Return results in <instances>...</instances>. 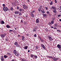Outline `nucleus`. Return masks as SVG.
<instances>
[{
    "instance_id": "f257e3e1",
    "label": "nucleus",
    "mask_w": 61,
    "mask_h": 61,
    "mask_svg": "<svg viewBox=\"0 0 61 61\" xmlns=\"http://www.w3.org/2000/svg\"><path fill=\"white\" fill-rule=\"evenodd\" d=\"M35 10H32V11L30 12V15L32 17H34V14H33L34 13H35Z\"/></svg>"
},
{
    "instance_id": "f03ea898",
    "label": "nucleus",
    "mask_w": 61,
    "mask_h": 61,
    "mask_svg": "<svg viewBox=\"0 0 61 61\" xmlns=\"http://www.w3.org/2000/svg\"><path fill=\"white\" fill-rule=\"evenodd\" d=\"M3 10L5 12H6L8 10V8L6 7H5L3 8Z\"/></svg>"
},
{
    "instance_id": "7ed1b4c3",
    "label": "nucleus",
    "mask_w": 61,
    "mask_h": 61,
    "mask_svg": "<svg viewBox=\"0 0 61 61\" xmlns=\"http://www.w3.org/2000/svg\"><path fill=\"white\" fill-rule=\"evenodd\" d=\"M59 59L58 58H56L53 57L52 58V59L53 60V61H56L58 59Z\"/></svg>"
},
{
    "instance_id": "20e7f679",
    "label": "nucleus",
    "mask_w": 61,
    "mask_h": 61,
    "mask_svg": "<svg viewBox=\"0 0 61 61\" xmlns=\"http://www.w3.org/2000/svg\"><path fill=\"white\" fill-rule=\"evenodd\" d=\"M57 48H58L60 49L61 48V45L59 44H58L57 45Z\"/></svg>"
},
{
    "instance_id": "39448f33",
    "label": "nucleus",
    "mask_w": 61,
    "mask_h": 61,
    "mask_svg": "<svg viewBox=\"0 0 61 61\" xmlns=\"http://www.w3.org/2000/svg\"><path fill=\"white\" fill-rule=\"evenodd\" d=\"M25 37L24 36H23L22 37L21 39L23 41H25Z\"/></svg>"
},
{
    "instance_id": "423d86ee",
    "label": "nucleus",
    "mask_w": 61,
    "mask_h": 61,
    "mask_svg": "<svg viewBox=\"0 0 61 61\" xmlns=\"http://www.w3.org/2000/svg\"><path fill=\"white\" fill-rule=\"evenodd\" d=\"M6 35V34H1V37H2V38H4V37H5V35Z\"/></svg>"
},
{
    "instance_id": "0eeeda50",
    "label": "nucleus",
    "mask_w": 61,
    "mask_h": 61,
    "mask_svg": "<svg viewBox=\"0 0 61 61\" xmlns=\"http://www.w3.org/2000/svg\"><path fill=\"white\" fill-rule=\"evenodd\" d=\"M41 46L42 47V48H43L44 49H45L46 47H45V46H44V44H41Z\"/></svg>"
},
{
    "instance_id": "6e6552de",
    "label": "nucleus",
    "mask_w": 61,
    "mask_h": 61,
    "mask_svg": "<svg viewBox=\"0 0 61 61\" xmlns=\"http://www.w3.org/2000/svg\"><path fill=\"white\" fill-rule=\"evenodd\" d=\"M1 61H4V56H1Z\"/></svg>"
},
{
    "instance_id": "1a4fd4ad",
    "label": "nucleus",
    "mask_w": 61,
    "mask_h": 61,
    "mask_svg": "<svg viewBox=\"0 0 61 61\" xmlns=\"http://www.w3.org/2000/svg\"><path fill=\"white\" fill-rule=\"evenodd\" d=\"M48 38H49V40L50 41H52V40H53V39H52V38H51V37L49 36Z\"/></svg>"
},
{
    "instance_id": "9d476101",
    "label": "nucleus",
    "mask_w": 61,
    "mask_h": 61,
    "mask_svg": "<svg viewBox=\"0 0 61 61\" xmlns=\"http://www.w3.org/2000/svg\"><path fill=\"white\" fill-rule=\"evenodd\" d=\"M54 26L55 27H58V25H57V23L55 24Z\"/></svg>"
},
{
    "instance_id": "9b49d317",
    "label": "nucleus",
    "mask_w": 61,
    "mask_h": 61,
    "mask_svg": "<svg viewBox=\"0 0 61 61\" xmlns=\"http://www.w3.org/2000/svg\"><path fill=\"white\" fill-rule=\"evenodd\" d=\"M39 22V18H37L36 20V23H38Z\"/></svg>"
},
{
    "instance_id": "f8f14e48",
    "label": "nucleus",
    "mask_w": 61,
    "mask_h": 61,
    "mask_svg": "<svg viewBox=\"0 0 61 61\" xmlns=\"http://www.w3.org/2000/svg\"><path fill=\"white\" fill-rule=\"evenodd\" d=\"M53 12L54 13H56V9H55L53 10Z\"/></svg>"
},
{
    "instance_id": "ddd939ff",
    "label": "nucleus",
    "mask_w": 61,
    "mask_h": 61,
    "mask_svg": "<svg viewBox=\"0 0 61 61\" xmlns=\"http://www.w3.org/2000/svg\"><path fill=\"white\" fill-rule=\"evenodd\" d=\"M0 23L1 24H5V22L3 21H0Z\"/></svg>"
},
{
    "instance_id": "4468645a",
    "label": "nucleus",
    "mask_w": 61,
    "mask_h": 61,
    "mask_svg": "<svg viewBox=\"0 0 61 61\" xmlns=\"http://www.w3.org/2000/svg\"><path fill=\"white\" fill-rule=\"evenodd\" d=\"M19 13V12L18 11H16L15 12V14H18Z\"/></svg>"
},
{
    "instance_id": "2eb2a0df",
    "label": "nucleus",
    "mask_w": 61,
    "mask_h": 61,
    "mask_svg": "<svg viewBox=\"0 0 61 61\" xmlns=\"http://www.w3.org/2000/svg\"><path fill=\"white\" fill-rule=\"evenodd\" d=\"M13 53L14 54H16V53H17V52L15 50H14V51H13Z\"/></svg>"
},
{
    "instance_id": "dca6fc26",
    "label": "nucleus",
    "mask_w": 61,
    "mask_h": 61,
    "mask_svg": "<svg viewBox=\"0 0 61 61\" xmlns=\"http://www.w3.org/2000/svg\"><path fill=\"white\" fill-rule=\"evenodd\" d=\"M15 56H19V53H17V52L15 54Z\"/></svg>"
},
{
    "instance_id": "f3484780",
    "label": "nucleus",
    "mask_w": 61,
    "mask_h": 61,
    "mask_svg": "<svg viewBox=\"0 0 61 61\" xmlns=\"http://www.w3.org/2000/svg\"><path fill=\"white\" fill-rule=\"evenodd\" d=\"M42 15H43V17H45L46 16V14H42Z\"/></svg>"
},
{
    "instance_id": "a211bd4d",
    "label": "nucleus",
    "mask_w": 61,
    "mask_h": 61,
    "mask_svg": "<svg viewBox=\"0 0 61 61\" xmlns=\"http://www.w3.org/2000/svg\"><path fill=\"white\" fill-rule=\"evenodd\" d=\"M51 8L53 9H56V7L55 6H52L51 7Z\"/></svg>"
},
{
    "instance_id": "6ab92c4d",
    "label": "nucleus",
    "mask_w": 61,
    "mask_h": 61,
    "mask_svg": "<svg viewBox=\"0 0 61 61\" xmlns=\"http://www.w3.org/2000/svg\"><path fill=\"white\" fill-rule=\"evenodd\" d=\"M6 27L8 28H10V27L9 26V25H6Z\"/></svg>"
},
{
    "instance_id": "aec40b11",
    "label": "nucleus",
    "mask_w": 61,
    "mask_h": 61,
    "mask_svg": "<svg viewBox=\"0 0 61 61\" xmlns=\"http://www.w3.org/2000/svg\"><path fill=\"white\" fill-rule=\"evenodd\" d=\"M41 12L42 14H44V13H45V11L42 10H41Z\"/></svg>"
},
{
    "instance_id": "412c9836",
    "label": "nucleus",
    "mask_w": 61,
    "mask_h": 61,
    "mask_svg": "<svg viewBox=\"0 0 61 61\" xmlns=\"http://www.w3.org/2000/svg\"><path fill=\"white\" fill-rule=\"evenodd\" d=\"M26 6H25V5L24 4L23 5V7L24 8V9H25V7Z\"/></svg>"
},
{
    "instance_id": "4be33fe9",
    "label": "nucleus",
    "mask_w": 61,
    "mask_h": 61,
    "mask_svg": "<svg viewBox=\"0 0 61 61\" xmlns=\"http://www.w3.org/2000/svg\"><path fill=\"white\" fill-rule=\"evenodd\" d=\"M4 57L5 58H7V57H8V56H6V55H5L4 56Z\"/></svg>"
},
{
    "instance_id": "5701e85b",
    "label": "nucleus",
    "mask_w": 61,
    "mask_h": 61,
    "mask_svg": "<svg viewBox=\"0 0 61 61\" xmlns=\"http://www.w3.org/2000/svg\"><path fill=\"white\" fill-rule=\"evenodd\" d=\"M33 31L36 32V28H34L33 29Z\"/></svg>"
},
{
    "instance_id": "b1692460",
    "label": "nucleus",
    "mask_w": 61,
    "mask_h": 61,
    "mask_svg": "<svg viewBox=\"0 0 61 61\" xmlns=\"http://www.w3.org/2000/svg\"><path fill=\"white\" fill-rule=\"evenodd\" d=\"M28 7L26 5V6L24 8V9H28Z\"/></svg>"
},
{
    "instance_id": "393cba45",
    "label": "nucleus",
    "mask_w": 61,
    "mask_h": 61,
    "mask_svg": "<svg viewBox=\"0 0 61 61\" xmlns=\"http://www.w3.org/2000/svg\"><path fill=\"white\" fill-rule=\"evenodd\" d=\"M52 20H55V17H52Z\"/></svg>"
},
{
    "instance_id": "a878e982",
    "label": "nucleus",
    "mask_w": 61,
    "mask_h": 61,
    "mask_svg": "<svg viewBox=\"0 0 61 61\" xmlns=\"http://www.w3.org/2000/svg\"><path fill=\"white\" fill-rule=\"evenodd\" d=\"M7 55L8 56H10V55H11V54L10 53H7Z\"/></svg>"
},
{
    "instance_id": "bb28decb",
    "label": "nucleus",
    "mask_w": 61,
    "mask_h": 61,
    "mask_svg": "<svg viewBox=\"0 0 61 61\" xmlns=\"http://www.w3.org/2000/svg\"><path fill=\"white\" fill-rule=\"evenodd\" d=\"M22 61H26L25 59H21Z\"/></svg>"
},
{
    "instance_id": "cd10ccee",
    "label": "nucleus",
    "mask_w": 61,
    "mask_h": 61,
    "mask_svg": "<svg viewBox=\"0 0 61 61\" xmlns=\"http://www.w3.org/2000/svg\"><path fill=\"white\" fill-rule=\"evenodd\" d=\"M27 47H28V46H26V47H25L24 48H25V49H27Z\"/></svg>"
},
{
    "instance_id": "c85d7f7f",
    "label": "nucleus",
    "mask_w": 61,
    "mask_h": 61,
    "mask_svg": "<svg viewBox=\"0 0 61 61\" xmlns=\"http://www.w3.org/2000/svg\"><path fill=\"white\" fill-rule=\"evenodd\" d=\"M40 40L41 42H44V40H43V39H40Z\"/></svg>"
},
{
    "instance_id": "c756f323",
    "label": "nucleus",
    "mask_w": 61,
    "mask_h": 61,
    "mask_svg": "<svg viewBox=\"0 0 61 61\" xmlns=\"http://www.w3.org/2000/svg\"><path fill=\"white\" fill-rule=\"evenodd\" d=\"M35 48H36V50H37V49L38 48V47L37 46H35Z\"/></svg>"
},
{
    "instance_id": "7c9ffc66",
    "label": "nucleus",
    "mask_w": 61,
    "mask_h": 61,
    "mask_svg": "<svg viewBox=\"0 0 61 61\" xmlns=\"http://www.w3.org/2000/svg\"><path fill=\"white\" fill-rule=\"evenodd\" d=\"M14 44L16 46L18 44V43L17 42H15V43H14Z\"/></svg>"
},
{
    "instance_id": "2f4dec72",
    "label": "nucleus",
    "mask_w": 61,
    "mask_h": 61,
    "mask_svg": "<svg viewBox=\"0 0 61 61\" xmlns=\"http://www.w3.org/2000/svg\"><path fill=\"white\" fill-rule=\"evenodd\" d=\"M46 13L47 14H48V15H49V14H50V12H49V11H47Z\"/></svg>"
},
{
    "instance_id": "473e14b6",
    "label": "nucleus",
    "mask_w": 61,
    "mask_h": 61,
    "mask_svg": "<svg viewBox=\"0 0 61 61\" xmlns=\"http://www.w3.org/2000/svg\"><path fill=\"white\" fill-rule=\"evenodd\" d=\"M51 23L52 24H53V23H54V20H52L51 21Z\"/></svg>"
},
{
    "instance_id": "72a5a7b5",
    "label": "nucleus",
    "mask_w": 61,
    "mask_h": 61,
    "mask_svg": "<svg viewBox=\"0 0 61 61\" xmlns=\"http://www.w3.org/2000/svg\"><path fill=\"white\" fill-rule=\"evenodd\" d=\"M9 31L11 33V32H14V31H13V30H9Z\"/></svg>"
},
{
    "instance_id": "f704fd0d",
    "label": "nucleus",
    "mask_w": 61,
    "mask_h": 61,
    "mask_svg": "<svg viewBox=\"0 0 61 61\" xmlns=\"http://www.w3.org/2000/svg\"><path fill=\"white\" fill-rule=\"evenodd\" d=\"M16 46H17V47H19V46H20V45H19L17 44V45H16Z\"/></svg>"
},
{
    "instance_id": "c9c22d12",
    "label": "nucleus",
    "mask_w": 61,
    "mask_h": 61,
    "mask_svg": "<svg viewBox=\"0 0 61 61\" xmlns=\"http://www.w3.org/2000/svg\"><path fill=\"white\" fill-rule=\"evenodd\" d=\"M10 10L12 11V10H13V7H11Z\"/></svg>"
},
{
    "instance_id": "e433bc0d",
    "label": "nucleus",
    "mask_w": 61,
    "mask_h": 61,
    "mask_svg": "<svg viewBox=\"0 0 61 61\" xmlns=\"http://www.w3.org/2000/svg\"><path fill=\"white\" fill-rule=\"evenodd\" d=\"M34 57L35 58H37V56H36V55H35L34 56Z\"/></svg>"
},
{
    "instance_id": "4c0bfd02",
    "label": "nucleus",
    "mask_w": 61,
    "mask_h": 61,
    "mask_svg": "<svg viewBox=\"0 0 61 61\" xmlns=\"http://www.w3.org/2000/svg\"><path fill=\"white\" fill-rule=\"evenodd\" d=\"M22 11V10L21 9H19V11H20V12H21Z\"/></svg>"
},
{
    "instance_id": "58836bf2",
    "label": "nucleus",
    "mask_w": 61,
    "mask_h": 61,
    "mask_svg": "<svg viewBox=\"0 0 61 61\" xmlns=\"http://www.w3.org/2000/svg\"><path fill=\"white\" fill-rule=\"evenodd\" d=\"M38 10L39 11V12H40V11L41 10V9H40V8H39L38 9Z\"/></svg>"
},
{
    "instance_id": "ea45409f",
    "label": "nucleus",
    "mask_w": 61,
    "mask_h": 61,
    "mask_svg": "<svg viewBox=\"0 0 61 61\" xmlns=\"http://www.w3.org/2000/svg\"><path fill=\"white\" fill-rule=\"evenodd\" d=\"M50 5H53V4L52 3V2H51L50 4Z\"/></svg>"
},
{
    "instance_id": "a19ab883",
    "label": "nucleus",
    "mask_w": 61,
    "mask_h": 61,
    "mask_svg": "<svg viewBox=\"0 0 61 61\" xmlns=\"http://www.w3.org/2000/svg\"><path fill=\"white\" fill-rule=\"evenodd\" d=\"M34 36L35 37H36V34H35L34 35Z\"/></svg>"
},
{
    "instance_id": "79ce46f5",
    "label": "nucleus",
    "mask_w": 61,
    "mask_h": 61,
    "mask_svg": "<svg viewBox=\"0 0 61 61\" xmlns=\"http://www.w3.org/2000/svg\"><path fill=\"white\" fill-rule=\"evenodd\" d=\"M58 17H60L61 16V14H59L57 15Z\"/></svg>"
},
{
    "instance_id": "37998d69",
    "label": "nucleus",
    "mask_w": 61,
    "mask_h": 61,
    "mask_svg": "<svg viewBox=\"0 0 61 61\" xmlns=\"http://www.w3.org/2000/svg\"><path fill=\"white\" fill-rule=\"evenodd\" d=\"M45 9L46 10H47V9H48V7H45Z\"/></svg>"
},
{
    "instance_id": "c03bdc74",
    "label": "nucleus",
    "mask_w": 61,
    "mask_h": 61,
    "mask_svg": "<svg viewBox=\"0 0 61 61\" xmlns=\"http://www.w3.org/2000/svg\"><path fill=\"white\" fill-rule=\"evenodd\" d=\"M30 56L31 57H33L34 56H33V55L31 54L30 55Z\"/></svg>"
},
{
    "instance_id": "a18cd8bd",
    "label": "nucleus",
    "mask_w": 61,
    "mask_h": 61,
    "mask_svg": "<svg viewBox=\"0 0 61 61\" xmlns=\"http://www.w3.org/2000/svg\"><path fill=\"white\" fill-rule=\"evenodd\" d=\"M57 31L58 32H61L60 30H57Z\"/></svg>"
},
{
    "instance_id": "49530a36",
    "label": "nucleus",
    "mask_w": 61,
    "mask_h": 61,
    "mask_svg": "<svg viewBox=\"0 0 61 61\" xmlns=\"http://www.w3.org/2000/svg\"><path fill=\"white\" fill-rule=\"evenodd\" d=\"M50 59L52 58V59H53V57H52V56H50Z\"/></svg>"
},
{
    "instance_id": "de8ad7c7",
    "label": "nucleus",
    "mask_w": 61,
    "mask_h": 61,
    "mask_svg": "<svg viewBox=\"0 0 61 61\" xmlns=\"http://www.w3.org/2000/svg\"><path fill=\"white\" fill-rule=\"evenodd\" d=\"M16 8L17 9H19V7L18 6H17Z\"/></svg>"
},
{
    "instance_id": "09e8293b",
    "label": "nucleus",
    "mask_w": 61,
    "mask_h": 61,
    "mask_svg": "<svg viewBox=\"0 0 61 61\" xmlns=\"http://www.w3.org/2000/svg\"><path fill=\"white\" fill-rule=\"evenodd\" d=\"M24 25H26V23L25 21H24Z\"/></svg>"
},
{
    "instance_id": "8fccbe9b",
    "label": "nucleus",
    "mask_w": 61,
    "mask_h": 61,
    "mask_svg": "<svg viewBox=\"0 0 61 61\" xmlns=\"http://www.w3.org/2000/svg\"><path fill=\"white\" fill-rule=\"evenodd\" d=\"M60 8V9H59V10H61V6H60L59 7V8Z\"/></svg>"
},
{
    "instance_id": "3c124183",
    "label": "nucleus",
    "mask_w": 61,
    "mask_h": 61,
    "mask_svg": "<svg viewBox=\"0 0 61 61\" xmlns=\"http://www.w3.org/2000/svg\"><path fill=\"white\" fill-rule=\"evenodd\" d=\"M2 5L3 7H4V6H5V4H3Z\"/></svg>"
},
{
    "instance_id": "603ef678",
    "label": "nucleus",
    "mask_w": 61,
    "mask_h": 61,
    "mask_svg": "<svg viewBox=\"0 0 61 61\" xmlns=\"http://www.w3.org/2000/svg\"><path fill=\"white\" fill-rule=\"evenodd\" d=\"M23 20H21V23H23Z\"/></svg>"
},
{
    "instance_id": "864d4df0",
    "label": "nucleus",
    "mask_w": 61,
    "mask_h": 61,
    "mask_svg": "<svg viewBox=\"0 0 61 61\" xmlns=\"http://www.w3.org/2000/svg\"><path fill=\"white\" fill-rule=\"evenodd\" d=\"M54 29H57L56 27H55L54 28Z\"/></svg>"
},
{
    "instance_id": "5fc2aeb1",
    "label": "nucleus",
    "mask_w": 61,
    "mask_h": 61,
    "mask_svg": "<svg viewBox=\"0 0 61 61\" xmlns=\"http://www.w3.org/2000/svg\"><path fill=\"white\" fill-rule=\"evenodd\" d=\"M19 15H21V12H20L19 13Z\"/></svg>"
},
{
    "instance_id": "6e6d98bb",
    "label": "nucleus",
    "mask_w": 61,
    "mask_h": 61,
    "mask_svg": "<svg viewBox=\"0 0 61 61\" xmlns=\"http://www.w3.org/2000/svg\"><path fill=\"white\" fill-rule=\"evenodd\" d=\"M45 31H46L47 32V31H48V30L47 29H46L45 30Z\"/></svg>"
},
{
    "instance_id": "4d7b16f0",
    "label": "nucleus",
    "mask_w": 61,
    "mask_h": 61,
    "mask_svg": "<svg viewBox=\"0 0 61 61\" xmlns=\"http://www.w3.org/2000/svg\"><path fill=\"white\" fill-rule=\"evenodd\" d=\"M40 8H42V6H40Z\"/></svg>"
},
{
    "instance_id": "13d9d810",
    "label": "nucleus",
    "mask_w": 61,
    "mask_h": 61,
    "mask_svg": "<svg viewBox=\"0 0 61 61\" xmlns=\"http://www.w3.org/2000/svg\"><path fill=\"white\" fill-rule=\"evenodd\" d=\"M48 24L49 25H51V23H49Z\"/></svg>"
},
{
    "instance_id": "bf43d9fd",
    "label": "nucleus",
    "mask_w": 61,
    "mask_h": 61,
    "mask_svg": "<svg viewBox=\"0 0 61 61\" xmlns=\"http://www.w3.org/2000/svg\"><path fill=\"white\" fill-rule=\"evenodd\" d=\"M38 38H39L40 39V40L41 39V37H40V36H39Z\"/></svg>"
},
{
    "instance_id": "052dcab7",
    "label": "nucleus",
    "mask_w": 61,
    "mask_h": 61,
    "mask_svg": "<svg viewBox=\"0 0 61 61\" xmlns=\"http://www.w3.org/2000/svg\"><path fill=\"white\" fill-rule=\"evenodd\" d=\"M47 57H48L49 58H50V56H47Z\"/></svg>"
},
{
    "instance_id": "680f3d73",
    "label": "nucleus",
    "mask_w": 61,
    "mask_h": 61,
    "mask_svg": "<svg viewBox=\"0 0 61 61\" xmlns=\"http://www.w3.org/2000/svg\"><path fill=\"white\" fill-rule=\"evenodd\" d=\"M55 3H57V1L56 0L55 1Z\"/></svg>"
},
{
    "instance_id": "e2e57ef3",
    "label": "nucleus",
    "mask_w": 61,
    "mask_h": 61,
    "mask_svg": "<svg viewBox=\"0 0 61 61\" xmlns=\"http://www.w3.org/2000/svg\"><path fill=\"white\" fill-rule=\"evenodd\" d=\"M26 36H29V34H26Z\"/></svg>"
},
{
    "instance_id": "0e129e2a",
    "label": "nucleus",
    "mask_w": 61,
    "mask_h": 61,
    "mask_svg": "<svg viewBox=\"0 0 61 61\" xmlns=\"http://www.w3.org/2000/svg\"><path fill=\"white\" fill-rule=\"evenodd\" d=\"M49 16H51V14H50H50H49Z\"/></svg>"
},
{
    "instance_id": "69168bd1",
    "label": "nucleus",
    "mask_w": 61,
    "mask_h": 61,
    "mask_svg": "<svg viewBox=\"0 0 61 61\" xmlns=\"http://www.w3.org/2000/svg\"><path fill=\"white\" fill-rule=\"evenodd\" d=\"M28 52H30V50H28Z\"/></svg>"
},
{
    "instance_id": "338daca9",
    "label": "nucleus",
    "mask_w": 61,
    "mask_h": 61,
    "mask_svg": "<svg viewBox=\"0 0 61 61\" xmlns=\"http://www.w3.org/2000/svg\"><path fill=\"white\" fill-rule=\"evenodd\" d=\"M59 21H60V22H61V19H59Z\"/></svg>"
},
{
    "instance_id": "774afa93",
    "label": "nucleus",
    "mask_w": 61,
    "mask_h": 61,
    "mask_svg": "<svg viewBox=\"0 0 61 61\" xmlns=\"http://www.w3.org/2000/svg\"><path fill=\"white\" fill-rule=\"evenodd\" d=\"M11 61H14V60H11Z\"/></svg>"
}]
</instances>
